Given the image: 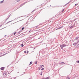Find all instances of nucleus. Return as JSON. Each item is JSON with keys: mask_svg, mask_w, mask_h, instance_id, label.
Segmentation results:
<instances>
[{"mask_svg": "<svg viewBox=\"0 0 79 79\" xmlns=\"http://www.w3.org/2000/svg\"><path fill=\"white\" fill-rule=\"evenodd\" d=\"M66 47V45L64 44L60 46V47H61V49H63V47Z\"/></svg>", "mask_w": 79, "mask_h": 79, "instance_id": "f257e3e1", "label": "nucleus"}, {"mask_svg": "<svg viewBox=\"0 0 79 79\" xmlns=\"http://www.w3.org/2000/svg\"><path fill=\"white\" fill-rule=\"evenodd\" d=\"M79 40H77V43H74L73 44V45L76 46V45H77V44H78V43H79Z\"/></svg>", "mask_w": 79, "mask_h": 79, "instance_id": "f03ea898", "label": "nucleus"}, {"mask_svg": "<svg viewBox=\"0 0 79 79\" xmlns=\"http://www.w3.org/2000/svg\"><path fill=\"white\" fill-rule=\"evenodd\" d=\"M3 75L4 76H7V74L6 73V72H4L3 73Z\"/></svg>", "mask_w": 79, "mask_h": 79, "instance_id": "7ed1b4c3", "label": "nucleus"}, {"mask_svg": "<svg viewBox=\"0 0 79 79\" xmlns=\"http://www.w3.org/2000/svg\"><path fill=\"white\" fill-rule=\"evenodd\" d=\"M78 39H79V37H77L75 39V41H77V40H78Z\"/></svg>", "mask_w": 79, "mask_h": 79, "instance_id": "20e7f679", "label": "nucleus"}, {"mask_svg": "<svg viewBox=\"0 0 79 79\" xmlns=\"http://www.w3.org/2000/svg\"><path fill=\"white\" fill-rule=\"evenodd\" d=\"M4 69H5V67H2L1 68V70H4Z\"/></svg>", "mask_w": 79, "mask_h": 79, "instance_id": "39448f33", "label": "nucleus"}, {"mask_svg": "<svg viewBox=\"0 0 79 79\" xmlns=\"http://www.w3.org/2000/svg\"><path fill=\"white\" fill-rule=\"evenodd\" d=\"M62 27H59V28H57L56 29V30H57L58 29H61V28H62Z\"/></svg>", "mask_w": 79, "mask_h": 79, "instance_id": "423d86ee", "label": "nucleus"}, {"mask_svg": "<svg viewBox=\"0 0 79 79\" xmlns=\"http://www.w3.org/2000/svg\"><path fill=\"white\" fill-rule=\"evenodd\" d=\"M40 67L41 68H43L44 67V65H40Z\"/></svg>", "mask_w": 79, "mask_h": 79, "instance_id": "0eeeda50", "label": "nucleus"}, {"mask_svg": "<svg viewBox=\"0 0 79 79\" xmlns=\"http://www.w3.org/2000/svg\"><path fill=\"white\" fill-rule=\"evenodd\" d=\"M60 64H64L65 63L64 62L60 63Z\"/></svg>", "mask_w": 79, "mask_h": 79, "instance_id": "6e6552de", "label": "nucleus"}, {"mask_svg": "<svg viewBox=\"0 0 79 79\" xmlns=\"http://www.w3.org/2000/svg\"><path fill=\"white\" fill-rule=\"evenodd\" d=\"M50 79V77H47L46 78H44V79Z\"/></svg>", "mask_w": 79, "mask_h": 79, "instance_id": "1a4fd4ad", "label": "nucleus"}, {"mask_svg": "<svg viewBox=\"0 0 79 79\" xmlns=\"http://www.w3.org/2000/svg\"><path fill=\"white\" fill-rule=\"evenodd\" d=\"M77 48H79V44H78L77 46Z\"/></svg>", "mask_w": 79, "mask_h": 79, "instance_id": "9d476101", "label": "nucleus"}, {"mask_svg": "<svg viewBox=\"0 0 79 79\" xmlns=\"http://www.w3.org/2000/svg\"><path fill=\"white\" fill-rule=\"evenodd\" d=\"M32 62H30V64H29V65H30L31 64H32Z\"/></svg>", "mask_w": 79, "mask_h": 79, "instance_id": "9b49d317", "label": "nucleus"}, {"mask_svg": "<svg viewBox=\"0 0 79 79\" xmlns=\"http://www.w3.org/2000/svg\"><path fill=\"white\" fill-rule=\"evenodd\" d=\"M67 79H70V78H69V77H67Z\"/></svg>", "mask_w": 79, "mask_h": 79, "instance_id": "f8f14e48", "label": "nucleus"}, {"mask_svg": "<svg viewBox=\"0 0 79 79\" xmlns=\"http://www.w3.org/2000/svg\"><path fill=\"white\" fill-rule=\"evenodd\" d=\"M16 34V32H15L14 33V35H15V34Z\"/></svg>", "mask_w": 79, "mask_h": 79, "instance_id": "ddd939ff", "label": "nucleus"}, {"mask_svg": "<svg viewBox=\"0 0 79 79\" xmlns=\"http://www.w3.org/2000/svg\"><path fill=\"white\" fill-rule=\"evenodd\" d=\"M21 45L22 47H23V46H24V45H23V44H22Z\"/></svg>", "mask_w": 79, "mask_h": 79, "instance_id": "4468645a", "label": "nucleus"}, {"mask_svg": "<svg viewBox=\"0 0 79 79\" xmlns=\"http://www.w3.org/2000/svg\"><path fill=\"white\" fill-rule=\"evenodd\" d=\"M41 70H44V68H43L41 69Z\"/></svg>", "mask_w": 79, "mask_h": 79, "instance_id": "2eb2a0df", "label": "nucleus"}, {"mask_svg": "<svg viewBox=\"0 0 79 79\" xmlns=\"http://www.w3.org/2000/svg\"><path fill=\"white\" fill-rule=\"evenodd\" d=\"M73 26H71L70 27V29H72V28H73Z\"/></svg>", "mask_w": 79, "mask_h": 79, "instance_id": "dca6fc26", "label": "nucleus"}, {"mask_svg": "<svg viewBox=\"0 0 79 79\" xmlns=\"http://www.w3.org/2000/svg\"><path fill=\"white\" fill-rule=\"evenodd\" d=\"M39 70H40V67H39Z\"/></svg>", "mask_w": 79, "mask_h": 79, "instance_id": "f3484780", "label": "nucleus"}, {"mask_svg": "<svg viewBox=\"0 0 79 79\" xmlns=\"http://www.w3.org/2000/svg\"><path fill=\"white\" fill-rule=\"evenodd\" d=\"M19 1H20V0H17V2H19Z\"/></svg>", "mask_w": 79, "mask_h": 79, "instance_id": "a211bd4d", "label": "nucleus"}, {"mask_svg": "<svg viewBox=\"0 0 79 79\" xmlns=\"http://www.w3.org/2000/svg\"><path fill=\"white\" fill-rule=\"evenodd\" d=\"M24 27H23L22 28V30H23V29H24Z\"/></svg>", "mask_w": 79, "mask_h": 79, "instance_id": "6ab92c4d", "label": "nucleus"}, {"mask_svg": "<svg viewBox=\"0 0 79 79\" xmlns=\"http://www.w3.org/2000/svg\"><path fill=\"white\" fill-rule=\"evenodd\" d=\"M24 53H26V51H25L24 52Z\"/></svg>", "mask_w": 79, "mask_h": 79, "instance_id": "aec40b11", "label": "nucleus"}, {"mask_svg": "<svg viewBox=\"0 0 79 79\" xmlns=\"http://www.w3.org/2000/svg\"><path fill=\"white\" fill-rule=\"evenodd\" d=\"M27 53H29V51H27Z\"/></svg>", "mask_w": 79, "mask_h": 79, "instance_id": "412c9836", "label": "nucleus"}, {"mask_svg": "<svg viewBox=\"0 0 79 79\" xmlns=\"http://www.w3.org/2000/svg\"><path fill=\"white\" fill-rule=\"evenodd\" d=\"M64 9H63V10L62 11V12L64 11Z\"/></svg>", "mask_w": 79, "mask_h": 79, "instance_id": "4be33fe9", "label": "nucleus"}, {"mask_svg": "<svg viewBox=\"0 0 79 79\" xmlns=\"http://www.w3.org/2000/svg\"><path fill=\"white\" fill-rule=\"evenodd\" d=\"M40 75H41V76H42V73H41L40 74Z\"/></svg>", "mask_w": 79, "mask_h": 79, "instance_id": "5701e85b", "label": "nucleus"}, {"mask_svg": "<svg viewBox=\"0 0 79 79\" xmlns=\"http://www.w3.org/2000/svg\"><path fill=\"white\" fill-rule=\"evenodd\" d=\"M77 63H79V61H77Z\"/></svg>", "mask_w": 79, "mask_h": 79, "instance_id": "b1692460", "label": "nucleus"}, {"mask_svg": "<svg viewBox=\"0 0 79 79\" xmlns=\"http://www.w3.org/2000/svg\"><path fill=\"white\" fill-rule=\"evenodd\" d=\"M76 5H77V4H76L75 5V6H76Z\"/></svg>", "mask_w": 79, "mask_h": 79, "instance_id": "393cba45", "label": "nucleus"}, {"mask_svg": "<svg viewBox=\"0 0 79 79\" xmlns=\"http://www.w3.org/2000/svg\"><path fill=\"white\" fill-rule=\"evenodd\" d=\"M35 64H37V62L35 63Z\"/></svg>", "mask_w": 79, "mask_h": 79, "instance_id": "a878e982", "label": "nucleus"}, {"mask_svg": "<svg viewBox=\"0 0 79 79\" xmlns=\"http://www.w3.org/2000/svg\"><path fill=\"white\" fill-rule=\"evenodd\" d=\"M29 32H31V31H29Z\"/></svg>", "mask_w": 79, "mask_h": 79, "instance_id": "bb28decb", "label": "nucleus"}]
</instances>
